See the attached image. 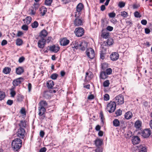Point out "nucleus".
<instances>
[{
	"label": "nucleus",
	"instance_id": "obj_1",
	"mask_svg": "<svg viewBox=\"0 0 152 152\" xmlns=\"http://www.w3.org/2000/svg\"><path fill=\"white\" fill-rule=\"evenodd\" d=\"M22 141L19 138H16L13 140L12 142V146L14 150L17 151L21 147Z\"/></svg>",
	"mask_w": 152,
	"mask_h": 152
},
{
	"label": "nucleus",
	"instance_id": "obj_2",
	"mask_svg": "<svg viewBox=\"0 0 152 152\" xmlns=\"http://www.w3.org/2000/svg\"><path fill=\"white\" fill-rule=\"evenodd\" d=\"M116 107V104L115 102L110 101L107 106V109L110 113L113 112Z\"/></svg>",
	"mask_w": 152,
	"mask_h": 152
},
{
	"label": "nucleus",
	"instance_id": "obj_3",
	"mask_svg": "<svg viewBox=\"0 0 152 152\" xmlns=\"http://www.w3.org/2000/svg\"><path fill=\"white\" fill-rule=\"evenodd\" d=\"M17 136L19 138L24 139L26 134V132L24 129L18 128L16 132Z\"/></svg>",
	"mask_w": 152,
	"mask_h": 152
},
{
	"label": "nucleus",
	"instance_id": "obj_4",
	"mask_svg": "<svg viewBox=\"0 0 152 152\" xmlns=\"http://www.w3.org/2000/svg\"><path fill=\"white\" fill-rule=\"evenodd\" d=\"M151 134V131L150 129H146L141 131L140 134L144 138L148 137Z\"/></svg>",
	"mask_w": 152,
	"mask_h": 152
},
{
	"label": "nucleus",
	"instance_id": "obj_5",
	"mask_svg": "<svg viewBox=\"0 0 152 152\" xmlns=\"http://www.w3.org/2000/svg\"><path fill=\"white\" fill-rule=\"evenodd\" d=\"M117 104H122L124 103V97L123 96L120 94L116 96L114 101Z\"/></svg>",
	"mask_w": 152,
	"mask_h": 152
},
{
	"label": "nucleus",
	"instance_id": "obj_6",
	"mask_svg": "<svg viewBox=\"0 0 152 152\" xmlns=\"http://www.w3.org/2000/svg\"><path fill=\"white\" fill-rule=\"evenodd\" d=\"M74 32L77 36L81 37L83 35L84 31L82 28L78 27L75 29Z\"/></svg>",
	"mask_w": 152,
	"mask_h": 152
},
{
	"label": "nucleus",
	"instance_id": "obj_7",
	"mask_svg": "<svg viewBox=\"0 0 152 152\" xmlns=\"http://www.w3.org/2000/svg\"><path fill=\"white\" fill-rule=\"evenodd\" d=\"M87 56L90 59H93L95 56V53L94 50L91 48H88L86 51Z\"/></svg>",
	"mask_w": 152,
	"mask_h": 152
},
{
	"label": "nucleus",
	"instance_id": "obj_8",
	"mask_svg": "<svg viewBox=\"0 0 152 152\" xmlns=\"http://www.w3.org/2000/svg\"><path fill=\"white\" fill-rule=\"evenodd\" d=\"M83 7V5L81 3H79L77 6L76 10L77 12H76V14L75 15L76 17L77 18L79 16V14L80 12L81 11Z\"/></svg>",
	"mask_w": 152,
	"mask_h": 152
},
{
	"label": "nucleus",
	"instance_id": "obj_9",
	"mask_svg": "<svg viewBox=\"0 0 152 152\" xmlns=\"http://www.w3.org/2000/svg\"><path fill=\"white\" fill-rule=\"evenodd\" d=\"M46 40L44 38H42L38 42V46L40 48H43L46 44Z\"/></svg>",
	"mask_w": 152,
	"mask_h": 152
},
{
	"label": "nucleus",
	"instance_id": "obj_10",
	"mask_svg": "<svg viewBox=\"0 0 152 152\" xmlns=\"http://www.w3.org/2000/svg\"><path fill=\"white\" fill-rule=\"evenodd\" d=\"M24 79L23 78L20 77L14 80L13 82V84L14 86H18L23 81Z\"/></svg>",
	"mask_w": 152,
	"mask_h": 152
},
{
	"label": "nucleus",
	"instance_id": "obj_11",
	"mask_svg": "<svg viewBox=\"0 0 152 152\" xmlns=\"http://www.w3.org/2000/svg\"><path fill=\"white\" fill-rule=\"evenodd\" d=\"M119 55L117 52H113L110 55V58L111 60L115 61L118 59Z\"/></svg>",
	"mask_w": 152,
	"mask_h": 152
},
{
	"label": "nucleus",
	"instance_id": "obj_12",
	"mask_svg": "<svg viewBox=\"0 0 152 152\" xmlns=\"http://www.w3.org/2000/svg\"><path fill=\"white\" fill-rule=\"evenodd\" d=\"M69 40L67 39L66 38H64L61 39L60 41V44L61 45L65 46L67 45L69 43Z\"/></svg>",
	"mask_w": 152,
	"mask_h": 152
},
{
	"label": "nucleus",
	"instance_id": "obj_13",
	"mask_svg": "<svg viewBox=\"0 0 152 152\" xmlns=\"http://www.w3.org/2000/svg\"><path fill=\"white\" fill-rule=\"evenodd\" d=\"M140 141V139L138 136H134L132 137V142L134 145L138 144Z\"/></svg>",
	"mask_w": 152,
	"mask_h": 152
},
{
	"label": "nucleus",
	"instance_id": "obj_14",
	"mask_svg": "<svg viewBox=\"0 0 152 152\" xmlns=\"http://www.w3.org/2000/svg\"><path fill=\"white\" fill-rule=\"evenodd\" d=\"M87 43L85 42H81L80 43V45H79V49L82 50H84L86 48L87 46Z\"/></svg>",
	"mask_w": 152,
	"mask_h": 152
},
{
	"label": "nucleus",
	"instance_id": "obj_15",
	"mask_svg": "<svg viewBox=\"0 0 152 152\" xmlns=\"http://www.w3.org/2000/svg\"><path fill=\"white\" fill-rule=\"evenodd\" d=\"M59 48L57 46H56L55 45L50 46L49 47L50 50L53 52L55 53L57 52L59 50Z\"/></svg>",
	"mask_w": 152,
	"mask_h": 152
},
{
	"label": "nucleus",
	"instance_id": "obj_16",
	"mask_svg": "<svg viewBox=\"0 0 152 152\" xmlns=\"http://www.w3.org/2000/svg\"><path fill=\"white\" fill-rule=\"evenodd\" d=\"M74 24L76 26H79L82 25L83 22L81 19L76 18L74 20Z\"/></svg>",
	"mask_w": 152,
	"mask_h": 152
},
{
	"label": "nucleus",
	"instance_id": "obj_17",
	"mask_svg": "<svg viewBox=\"0 0 152 152\" xmlns=\"http://www.w3.org/2000/svg\"><path fill=\"white\" fill-rule=\"evenodd\" d=\"M138 149L139 150V152H147L146 147L144 145H140L138 148Z\"/></svg>",
	"mask_w": 152,
	"mask_h": 152
},
{
	"label": "nucleus",
	"instance_id": "obj_18",
	"mask_svg": "<svg viewBox=\"0 0 152 152\" xmlns=\"http://www.w3.org/2000/svg\"><path fill=\"white\" fill-rule=\"evenodd\" d=\"M39 10L42 16H43L47 12V9L44 6H42L40 8Z\"/></svg>",
	"mask_w": 152,
	"mask_h": 152
},
{
	"label": "nucleus",
	"instance_id": "obj_19",
	"mask_svg": "<svg viewBox=\"0 0 152 152\" xmlns=\"http://www.w3.org/2000/svg\"><path fill=\"white\" fill-rule=\"evenodd\" d=\"M124 117L126 119H129L132 117V114L130 111H128L125 113Z\"/></svg>",
	"mask_w": 152,
	"mask_h": 152
},
{
	"label": "nucleus",
	"instance_id": "obj_20",
	"mask_svg": "<svg viewBox=\"0 0 152 152\" xmlns=\"http://www.w3.org/2000/svg\"><path fill=\"white\" fill-rule=\"evenodd\" d=\"M54 85V82L52 80L48 81L46 84L48 88H52Z\"/></svg>",
	"mask_w": 152,
	"mask_h": 152
},
{
	"label": "nucleus",
	"instance_id": "obj_21",
	"mask_svg": "<svg viewBox=\"0 0 152 152\" xmlns=\"http://www.w3.org/2000/svg\"><path fill=\"white\" fill-rule=\"evenodd\" d=\"M141 121L139 120L137 121L135 123L134 126L137 129H140L141 126Z\"/></svg>",
	"mask_w": 152,
	"mask_h": 152
},
{
	"label": "nucleus",
	"instance_id": "obj_22",
	"mask_svg": "<svg viewBox=\"0 0 152 152\" xmlns=\"http://www.w3.org/2000/svg\"><path fill=\"white\" fill-rule=\"evenodd\" d=\"M18 126H19V128H22L25 129L26 126V123L25 121H21L18 124Z\"/></svg>",
	"mask_w": 152,
	"mask_h": 152
},
{
	"label": "nucleus",
	"instance_id": "obj_23",
	"mask_svg": "<svg viewBox=\"0 0 152 152\" xmlns=\"http://www.w3.org/2000/svg\"><path fill=\"white\" fill-rule=\"evenodd\" d=\"M23 72V69L21 67H19L16 69V73L18 75H21Z\"/></svg>",
	"mask_w": 152,
	"mask_h": 152
},
{
	"label": "nucleus",
	"instance_id": "obj_24",
	"mask_svg": "<svg viewBox=\"0 0 152 152\" xmlns=\"http://www.w3.org/2000/svg\"><path fill=\"white\" fill-rule=\"evenodd\" d=\"M11 70L10 68L6 67H5L3 69V72L5 74H7L10 73Z\"/></svg>",
	"mask_w": 152,
	"mask_h": 152
},
{
	"label": "nucleus",
	"instance_id": "obj_25",
	"mask_svg": "<svg viewBox=\"0 0 152 152\" xmlns=\"http://www.w3.org/2000/svg\"><path fill=\"white\" fill-rule=\"evenodd\" d=\"M45 111L46 109L44 107H40V108L39 109V115L40 116L42 115L45 113Z\"/></svg>",
	"mask_w": 152,
	"mask_h": 152
},
{
	"label": "nucleus",
	"instance_id": "obj_26",
	"mask_svg": "<svg viewBox=\"0 0 152 152\" xmlns=\"http://www.w3.org/2000/svg\"><path fill=\"white\" fill-rule=\"evenodd\" d=\"M80 43H81V42H79L77 41H74L72 42L73 43V46L72 47L73 48H75L76 49H79V45H80Z\"/></svg>",
	"mask_w": 152,
	"mask_h": 152
},
{
	"label": "nucleus",
	"instance_id": "obj_27",
	"mask_svg": "<svg viewBox=\"0 0 152 152\" xmlns=\"http://www.w3.org/2000/svg\"><path fill=\"white\" fill-rule=\"evenodd\" d=\"M95 142V144L97 147L101 145L102 143V141L99 139H97Z\"/></svg>",
	"mask_w": 152,
	"mask_h": 152
},
{
	"label": "nucleus",
	"instance_id": "obj_28",
	"mask_svg": "<svg viewBox=\"0 0 152 152\" xmlns=\"http://www.w3.org/2000/svg\"><path fill=\"white\" fill-rule=\"evenodd\" d=\"M107 75L105 72H102L100 73V77L102 79H105L108 77Z\"/></svg>",
	"mask_w": 152,
	"mask_h": 152
},
{
	"label": "nucleus",
	"instance_id": "obj_29",
	"mask_svg": "<svg viewBox=\"0 0 152 152\" xmlns=\"http://www.w3.org/2000/svg\"><path fill=\"white\" fill-rule=\"evenodd\" d=\"M48 34V33L46 30H42L40 33V36L42 37H46Z\"/></svg>",
	"mask_w": 152,
	"mask_h": 152
},
{
	"label": "nucleus",
	"instance_id": "obj_30",
	"mask_svg": "<svg viewBox=\"0 0 152 152\" xmlns=\"http://www.w3.org/2000/svg\"><path fill=\"white\" fill-rule=\"evenodd\" d=\"M31 18L30 16H28L26 17L25 18V20H26V24L27 25L29 24L31 22ZM25 20V19H23V21H24Z\"/></svg>",
	"mask_w": 152,
	"mask_h": 152
},
{
	"label": "nucleus",
	"instance_id": "obj_31",
	"mask_svg": "<svg viewBox=\"0 0 152 152\" xmlns=\"http://www.w3.org/2000/svg\"><path fill=\"white\" fill-rule=\"evenodd\" d=\"M107 45L110 46L113 43V39L111 38L108 39L106 42Z\"/></svg>",
	"mask_w": 152,
	"mask_h": 152
},
{
	"label": "nucleus",
	"instance_id": "obj_32",
	"mask_svg": "<svg viewBox=\"0 0 152 152\" xmlns=\"http://www.w3.org/2000/svg\"><path fill=\"white\" fill-rule=\"evenodd\" d=\"M113 123L114 126L116 127L120 125L119 121L117 119H115L113 121Z\"/></svg>",
	"mask_w": 152,
	"mask_h": 152
},
{
	"label": "nucleus",
	"instance_id": "obj_33",
	"mask_svg": "<svg viewBox=\"0 0 152 152\" xmlns=\"http://www.w3.org/2000/svg\"><path fill=\"white\" fill-rule=\"evenodd\" d=\"M40 107H44L47 106L48 104L46 101L42 100L40 102Z\"/></svg>",
	"mask_w": 152,
	"mask_h": 152
},
{
	"label": "nucleus",
	"instance_id": "obj_34",
	"mask_svg": "<svg viewBox=\"0 0 152 152\" xmlns=\"http://www.w3.org/2000/svg\"><path fill=\"white\" fill-rule=\"evenodd\" d=\"M5 97V94L4 92L3 91H0V100L3 99Z\"/></svg>",
	"mask_w": 152,
	"mask_h": 152
},
{
	"label": "nucleus",
	"instance_id": "obj_35",
	"mask_svg": "<svg viewBox=\"0 0 152 152\" xmlns=\"http://www.w3.org/2000/svg\"><path fill=\"white\" fill-rule=\"evenodd\" d=\"M15 88V87H12L10 89V90L11 91L10 94L11 95V96L12 97H14L16 94L15 91H14Z\"/></svg>",
	"mask_w": 152,
	"mask_h": 152
},
{
	"label": "nucleus",
	"instance_id": "obj_36",
	"mask_svg": "<svg viewBox=\"0 0 152 152\" xmlns=\"http://www.w3.org/2000/svg\"><path fill=\"white\" fill-rule=\"evenodd\" d=\"M23 43L22 40L20 39H18L16 40V44L17 45L20 46Z\"/></svg>",
	"mask_w": 152,
	"mask_h": 152
},
{
	"label": "nucleus",
	"instance_id": "obj_37",
	"mask_svg": "<svg viewBox=\"0 0 152 152\" xmlns=\"http://www.w3.org/2000/svg\"><path fill=\"white\" fill-rule=\"evenodd\" d=\"M102 36L104 38L107 39L109 37V33L107 32H103L102 34Z\"/></svg>",
	"mask_w": 152,
	"mask_h": 152
},
{
	"label": "nucleus",
	"instance_id": "obj_38",
	"mask_svg": "<svg viewBox=\"0 0 152 152\" xmlns=\"http://www.w3.org/2000/svg\"><path fill=\"white\" fill-rule=\"evenodd\" d=\"M110 84L109 81L108 80H106L104 82L103 86L104 87H107L109 86Z\"/></svg>",
	"mask_w": 152,
	"mask_h": 152
},
{
	"label": "nucleus",
	"instance_id": "obj_39",
	"mask_svg": "<svg viewBox=\"0 0 152 152\" xmlns=\"http://www.w3.org/2000/svg\"><path fill=\"white\" fill-rule=\"evenodd\" d=\"M38 23L37 21H35L31 24V27L33 28H37L38 26Z\"/></svg>",
	"mask_w": 152,
	"mask_h": 152
},
{
	"label": "nucleus",
	"instance_id": "obj_40",
	"mask_svg": "<svg viewBox=\"0 0 152 152\" xmlns=\"http://www.w3.org/2000/svg\"><path fill=\"white\" fill-rule=\"evenodd\" d=\"M58 77V75L56 73H53L50 76L51 78L53 80H56Z\"/></svg>",
	"mask_w": 152,
	"mask_h": 152
},
{
	"label": "nucleus",
	"instance_id": "obj_41",
	"mask_svg": "<svg viewBox=\"0 0 152 152\" xmlns=\"http://www.w3.org/2000/svg\"><path fill=\"white\" fill-rule=\"evenodd\" d=\"M121 15L123 17H124V18H126L127 17L128 13L124 11L121 12Z\"/></svg>",
	"mask_w": 152,
	"mask_h": 152
},
{
	"label": "nucleus",
	"instance_id": "obj_42",
	"mask_svg": "<svg viewBox=\"0 0 152 152\" xmlns=\"http://www.w3.org/2000/svg\"><path fill=\"white\" fill-rule=\"evenodd\" d=\"M112 70L110 68H109L106 69L105 72L107 75H109L111 74Z\"/></svg>",
	"mask_w": 152,
	"mask_h": 152
},
{
	"label": "nucleus",
	"instance_id": "obj_43",
	"mask_svg": "<svg viewBox=\"0 0 152 152\" xmlns=\"http://www.w3.org/2000/svg\"><path fill=\"white\" fill-rule=\"evenodd\" d=\"M104 100L105 101H108L110 99V96L109 95L107 94H105L104 96Z\"/></svg>",
	"mask_w": 152,
	"mask_h": 152
},
{
	"label": "nucleus",
	"instance_id": "obj_44",
	"mask_svg": "<svg viewBox=\"0 0 152 152\" xmlns=\"http://www.w3.org/2000/svg\"><path fill=\"white\" fill-rule=\"evenodd\" d=\"M52 1V0H46L45 2V4L48 6L50 5Z\"/></svg>",
	"mask_w": 152,
	"mask_h": 152
},
{
	"label": "nucleus",
	"instance_id": "obj_45",
	"mask_svg": "<svg viewBox=\"0 0 152 152\" xmlns=\"http://www.w3.org/2000/svg\"><path fill=\"white\" fill-rule=\"evenodd\" d=\"M122 111L120 109H118L116 111L115 114L117 116H119L122 114Z\"/></svg>",
	"mask_w": 152,
	"mask_h": 152
},
{
	"label": "nucleus",
	"instance_id": "obj_46",
	"mask_svg": "<svg viewBox=\"0 0 152 152\" xmlns=\"http://www.w3.org/2000/svg\"><path fill=\"white\" fill-rule=\"evenodd\" d=\"M116 14L114 12H112L109 13L108 15L110 18H114Z\"/></svg>",
	"mask_w": 152,
	"mask_h": 152
},
{
	"label": "nucleus",
	"instance_id": "obj_47",
	"mask_svg": "<svg viewBox=\"0 0 152 152\" xmlns=\"http://www.w3.org/2000/svg\"><path fill=\"white\" fill-rule=\"evenodd\" d=\"M105 54L102 51H101L100 53V58L102 60L104 58Z\"/></svg>",
	"mask_w": 152,
	"mask_h": 152
},
{
	"label": "nucleus",
	"instance_id": "obj_48",
	"mask_svg": "<svg viewBox=\"0 0 152 152\" xmlns=\"http://www.w3.org/2000/svg\"><path fill=\"white\" fill-rule=\"evenodd\" d=\"M134 15L135 17L136 18H140L141 17L140 14L137 11H136L134 12Z\"/></svg>",
	"mask_w": 152,
	"mask_h": 152
},
{
	"label": "nucleus",
	"instance_id": "obj_49",
	"mask_svg": "<svg viewBox=\"0 0 152 152\" xmlns=\"http://www.w3.org/2000/svg\"><path fill=\"white\" fill-rule=\"evenodd\" d=\"M39 6V4L37 3H34L33 6V8L35 10H36L38 8Z\"/></svg>",
	"mask_w": 152,
	"mask_h": 152
},
{
	"label": "nucleus",
	"instance_id": "obj_50",
	"mask_svg": "<svg viewBox=\"0 0 152 152\" xmlns=\"http://www.w3.org/2000/svg\"><path fill=\"white\" fill-rule=\"evenodd\" d=\"M21 28L23 30L26 31L28 29V27L27 25H24L22 26Z\"/></svg>",
	"mask_w": 152,
	"mask_h": 152
},
{
	"label": "nucleus",
	"instance_id": "obj_51",
	"mask_svg": "<svg viewBox=\"0 0 152 152\" xmlns=\"http://www.w3.org/2000/svg\"><path fill=\"white\" fill-rule=\"evenodd\" d=\"M125 5V3L122 2H120L118 5L121 8H122L124 7Z\"/></svg>",
	"mask_w": 152,
	"mask_h": 152
},
{
	"label": "nucleus",
	"instance_id": "obj_52",
	"mask_svg": "<svg viewBox=\"0 0 152 152\" xmlns=\"http://www.w3.org/2000/svg\"><path fill=\"white\" fill-rule=\"evenodd\" d=\"M20 112L21 114L26 115V111L24 108H22L20 110Z\"/></svg>",
	"mask_w": 152,
	"mask_h": 152
},
{
	"label": "nucleus",
	"instance_id": "obj_53",
	"mask_svg": "<svg viewBox=\"0 0 152 152\" xmlns=\"http://www.w3.org/2000/svg\"><path fill=\"white\" fill-rule=\"evenodd\" d=\"M13 101L10 99L8 100L7 102V104L9 105H11L13 104Z\"/></svg>",
	"mask_w": 152,
	"mask_h": 152
},
{
	"label": "nucleus",
	"instance_id": "obj_54",
	"mask_svg": "<svg viewBox=\"0 0 152 152\" xmlns=\"http://www.w3.org/2000/svg\"><path fill=\"white\" fill-rule=\"evenodd\" d=\"M25 58L23 57H22L19 58L18 60V62L20 63H22L23 62Z\"/></svg>",
	"mask_w": 152,
	"mask_h": 152
},
{
	"label": "nucleus",
	"instance_id": "obj_55",
	"mask_svg": "<svg viewBox=\"0 0 152 152\" xmlns=\"http://www.w3.org/2000/svg\"><path fill=\"white\" fill-rule=\"evenodd\" d=\"M7 43V42L6 40H3L2 41L1 43V45L2 46L4 45Z\"/></svg>",
	"mask_w": 152,
	"mask_h": 152
},
{
	"label": "nucleus",
	"instance_id": "obj_56",
	"mask_svg": "<svg viewBox=\"0 0 152 152\" xmlns=\"http://www.w3.org/2000/svg\"><path fill=\"white\" fill-rule=\"evenodd\" d=\"M94 96L93 94H91L88 96V99L91 100L94 99Z\"/></svg>",
	"mask_w": 152,
	"mask_h": 152
},
{
	"label": "nucleus",
	"instance_id": "obj_57",
	"mask_svg": "<svg viewBox=\"0 0 152 152\" xmlns=\"http://www.w3.org/2000/svg\"><path fill=\"white\" fill-rule=\"evenodd\" d=\"M141 23L142 24L145 25L147 23V21L145 20H142L141 21Z\"/></svg>",
	"mask_w": 152,
	"mask_h": 152
},
{
	"label": "nucleus",
	"instance_id": "obj_58",
	"mask_svg": "<svg viewBox=\"0 0 152 152\" xmlns=\"http://www.w3.org/2000/svg\"><path fill=\"white\" fill-rule=\"evenodd\" d=\"M39 134L41 137H43L45 133L43 131L41 130Z\"/></svg>",
	"mask_w": 152,
	"mask_h": 152
},
{
	"label": "nucleus",
	"instance_id": "obj_59",
	"mask_svg": "<svg viewBox=\"0 0 152 152\" xmlns=\"http://www.w3.org/2000/svg\"><path fill=\"white\" fill-rule=\"evenodd\" d=\"M46 151V148L45 147H43L40 149L39 152H45Z\"/></svg>",
	"mask_w": 152,
	"mask_h": 152
},
{
	"label": "nucleus",
	"instance_id": "obj_60",
	"mask_svg": "<svg viewBox=\"0 0 152 152\" xmlns=\"http://www.w3.org/2000/svg\"><path fill=\"white\" fill-rule=\"evenodd\" d=\"M132 132L130 131H129L127 133L128 137H131L132 135Z\"/></svg>",
	"mask_w": 152,
	"mask_h": 152
},
{
	"label": "nucleus",
	"instance_id": "obj_61",
	"mask_svg": "<svg viewBox=\"0 0 152 152\" xmlns=\"http://www.w3.org/2000/svg\"><path fill=\"white\" fill-rule=\"evenodd\" d=\"M106 29L107 30L111 31L113 30V28L112 26H108L107 27Z\"/></svg>",
	"mask_w": 152,
	"mask_h": 152
},
{
	"label": "nucleus",
	"instance_id": "obj_62",
	"mask_svg": "<svg viewBox=\"0 0 152 152\" xmlns=\"http://www.w3.org/2000/svg\"><path fill=\"white\" fill-rule=\"evenodd\" d=\"M110 21L111 22H112L113 23H114V24L116 23L117 22L115 18H113L112 19L110 20Z\"/></svg>",
	"mask_w": 152,
	"mask_h": 152
},
{
	"label": "nucleus",
	"instance_id": "obj_63",
	"mask_svg": "<svg viewBox=\"0 0 152 152\" xmlns=\"http://www.w3.org/2000/svg\"><path fill=\"white\" fill-rule=\"evenodd\" d=\"M95 152H102V149L100 148H97L95 150Z\"/></svg>",
	"mask_w": 152,
	"mask_h": 152
},
{
	"label": "nucleus",
	"instance_id": "obj_64",
	"mask_svg": "<svg viewBox=\"0 0 152 152\" xmlns=\"http://www.w3.org/2000/svg\"><path fill=\"white\" fill-rule=\"evenodd\" d=\"M105 9V6L104 5H102L100 7V10L101 11H103Z\"/></svg>",
	"mask_w": 152,
	"mask_h": 152
}]
</instances>
